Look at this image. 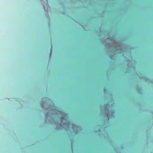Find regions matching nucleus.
Instances as JSON below:
<instances>
[{
	"instance_id": "nucleus-1",
	"label": "nucleus",
	"mask_w": 153,
	"mask_h": 153,
	"mask_svg": "<svg viewBox=\"0 0 153 153\" xmlns=\"http://www.w3.org/2000/svg\"><path fill=\"white\" fill-rule=\"evenodd\" d=\"M64 117H62L61 118L62 119L61 120V123H62V121H63V120H64Z\"/></svg>"
},
{
	"instance_id": "nucleus-2",
	"label": "nucleus",
	"mask_w": 153,
	"mask_h": 153,
	"mask_svg": "<svg viewBox=\"0 0 153 153\" xmlns=\"http://www.w3.org/2000/svg\"><path fill=\"white\" fill-rule=\"evenodd\" d=\"M68 125H70V124H69V123H68Z\"/></svg>"
}]
</instances>
